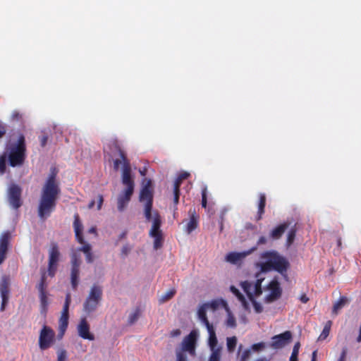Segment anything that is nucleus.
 Here are the masks:
<instances>
[{
	"instance_id": "31",
	"label": "nucleus",
	"mask_w": 361,
	"mask_h": 361,
	"mask_svg": "<svg viewBox=\"0 0 361 361\" xmlns=\"http://www.w3.org/2000/svg\"><path fill=\"white\" fill-rule=\"evenodd\" d=\"M231 291L235 295L238 300L242 303L243 306L245 308H247L248 304L247 302V300L245 298V296L239 291V290L235 288L234 286H231L230 287Z\"/></svg>"
},
{
	"instance_id": "64",
	"label": "nucleus",
	"mask_w": 361,
	"mask_h": 361,
	"mask_svg": "<svg viewBox=\"0 0 361 361\" xmlns=\"http://www.w3.org/2000/svg\"><path fill=\"white\" fill-rule=\"evenodd\" d=\"M12 116H13V119H18V118H19V117H20V116L19 113H18V112H14V113L13 114Z\"/></svg>"
},
{
	"instance_id": "37",
	"label": "nucleus",
	"mask_w": 361,
	"mask_h": 361,
	"mask_svg": "<svg viewBox=\"0 0 361 361\" xmlns=\"http://www.w3.org/2000/svg\"><path fill=\"white\" fill-rule=\"evenodd\" d=\"M300 348V342L295 343L293 346L291 355L290 357V361H298V356Z\"/></svg>"
},
{
	"instance_id": "32",
	"label": "nucleus",
	"mask_w": 361,
	"mask_h": 361,
	"mask_svg": "<svg viewBox=\"0 0 361 361\" xmlns=\"http://www.w3.org/2000/svg\"><path fill=\"white\" fill-rule=\"evenodd\" d=\"M41 312L46 313L48 307L47 293H39Z\"/></svg>"
},
{
	"instance_id": "46",
	"label": "nucleus",
	"mask_w": 361,
	"mask_h": 361,
	"mask_svg": "<svg viewBox=\"0 0 361 361\" xmlns=\"http://www.w3.org/2000/svg\"><path fill=\"white\" fill-rule=\"evenodd\" d=\"M226 325L228 326L234 328L236 326V322L235 319L233 316L229 315L227 320H226Z\"/></svg>"
},
{
	"instance_id": "35",
	"label": "nucleus",
	"mask_w": 361,
	"mask_h": 361,
	"mask_svg": "<svg viewBox=\"0 0 361 361\" xmlns=\"http://www.w3.org/2000/svg\"><path fill=\"white\" fill-rule=\"evenodd\" d=\"M296 235V229L292 228L288 233L286 245L290 247L294 242Z\"/></svg>"
},
{
	"instance_id": "41",
	"label": "nucleus",
	"mask_w": 361,
	"mask_h": 361,
	"mask_svg": "<svg viewBox=\"0 0 361 361\" xmlns=\"http://www.w3.org/2000/svg\"><path fill=\"white\" fill-rule=\"evenodd\" d=\"M176 293V290L174 289H171L167 291L164 295L161 296L160 301L161 302H166L171 299Z\"/></svg>"
},
{
	"instance_id": "44",
	"label": "nucleus",
	"mask_w": 361,
	"mask_h": 361,
	"mask_svg": "<svg viewBox=\"0 0 361 361\" xmlns=\"http://www.w3.org/2000/svg\"><path fill=\"white\" fill-rule=\"evenodd\" d=\"M266 348V344L264 342H259L255 343L251 346V349L254 351L259 352L264 350Z\"/></svg>"
},
{
	"instance_id": "25",
	"label": "nucleus",
	"mask_w": 361,
	"mask_h": 361,
	"mask_svg": "<svg viewBox=\"0 0 361 361\" xmlns=\"http://www.w3.org/2000/svg\"><path fill=\"white\" fill-rule=\"evenodd\" d=\"M209 307L208 303L203 304L198 310V317L206 327L212 326L207 317V309Z\"/></svg>"
},
{
	"instance_id": "51",
	"label": "nucleus",
	"mask_w": 361,
	"mask_h": 361,
	"mask_svg": "<svg viewBox=\"0 0 361 361\" xmlns=\"http://www.w3.org/2000/svg\"><path fill=\"white\" fill-rule=\"evenodd\" d=\"M66 358V351L65 350H61L58 353V361H63Z\"/></svg>"
},
{
	"instance_id": "14",
	"label": "nucleus",
	"mask_w": 361,
	"mask_h": 361,
	"mask_svg": "<svg viewBox=\"0 0 361 361\" xmlns=\"http://www.w3.org/2000/svg\"><path fill=\"white\" fill-rule=\"evenodd\" d=\"M292 339V334L290 331L274 336L269 345L274 349H280L289 343Z\"/></svg>"
},
{
	"instance_id": "17",
	"label": "nucleus",
	"mask_w": 361,
	"mask_h": 361,
	"mask_svg": "<svg viewBox=\"0 0 361 361\" xmlns=\"http://www.w3.org/2000/svg\"><path fill=\"white\" fill-rule=\"evenodd\" d=\"M10 240L11 233L9 231L4 232L0 237V265L6 258Z\"/></svg>"
},
{
	"instance_id": "49",
	"label": "nucleus",
	"mask_w": 361,
	"mask_h": 361,
	"mask_svg": "<svg viewBox=\"0 0 361 361\" xmlns=\"http://www.w3.org/2000/svg\"><path fill=\"white\" fill-rule=\"evenodd\" d=\"M41 147H44L46 146L48 141V135H43L39 137Z\"/></svg>"
},
{
	"instance_id": "28",
	"label": "nucleus",
	"mask_w": 361,
	"mask_h": 361,
	"mask_svg": "<svg viewBox=\"0 0 361 361\" xmlns=\"http://www.w3.org/2000/svg\"><path fill=\"white\" fill-rule=\"evenodd\" d=\"M246 255L245 252H230L226 255V259L228 262L235 264L244 258Z\"/></svg>"
},
{
	"instance_id": "59",
	"label": "nucleus",
	"mask_w": 361,
	"mask_h": 361,
	"mask_svg": "<svg viewBox=\"0 0 361 361\" xmlns=\"http://www.w3.org/2000/svg\"><path fill=\"white\" fill-rule=\"evenodd\" d=\"M267 242V238L264 236H261L257 240V245H260L263 244H266Z\"/></svg>"
},
{
	"instance_id": "39",
	"label": "nucleus",
	"mask_w": 361,
	"mask_h": 361,
	"mask_svg": "<svg viewBox=\"0 0 361 361\" xmlns=\"http://www.w3.org/2000/svg\"><path fill=\"white\" fill-rule=\"evenodd\" d=\"M6 160L7 155L6 153H4L0 156V174L3 175L5 173L6 170Z\"/></svg>"
},
{
	"instance_id": "10",
	"label": "nucleus",
	"mask_w": 361,
	"mask_h": 361,
	"mask_svg": "<svg viewBox=\"0 0 361 361\" xmlns=\"http://www.w3.org/2000/svg\"><path fill=\"white\" fill-rule=\"evenodd\" d=\"M55 333L49 326L44 325L40 331L39 346L42 350L49 348L54 343Z\"/></svg>"
},
{
	"instance_id": "62",
	"label": "nucleus",
	"mask_w": 361,
	"mask_h": 361,
	"mask_svg": "<svg viewBox=\"0 0 361 361\" xmlns=\"http://www.w3.org/2000/svg\"><path fill=\"white\" fill-rule=\"evenodd\" d=\"M208 304H209V307H211L212 309H216L217 307V303L215 301H213L211 303H208Z\"/></svg>"
},
{
	"instance_id": "2",
	"label": "nucleus",
	"mask_w": 361,
	"mask_h": 361,
	"mask_svg": "<svg viewBox=\"0 0 361 361\" xmlns=\"http://www.w3.org/2000/svg\"><path fill=\"white\" fill-rule=\"evenodd\" d=\"M260 258L264 260V262L257 264L261 272H268L271 270H275L281 274H284L289 267L288 260L281 256L276 251L264 252L261 254Z\"/></svg>"
},
{
	"instance_id": "11",
	"label": "nucleus",
	"mask_w": 361,
	"mask_h": 361,
	"mask_svg": "<svg viewBox=\"0 0 361 361\" xmlns=\"http://www.w3.org/2000/svg\"><path fill=\"white\" fill-rule=\"evenodd\" d=\"M267 289L270 293L264 298V302L266 303H271L279 300L282 295V288L280 283L276 279L271 280L267 286Z\"/></svg>"
},
{
	"instance_id": "33",
	"label": "nucleus",
	"mask_w": 361,
	"mask_h": 361,
	"mask_svg": "<svg viewBox=\"0 0 361 361\" xmlns=\"http://www.w3.org/2000/svg\"><path fill=\"white\" fill-rule=\"evenodd\" d=\"M226 345L228 351L230 353L233 352L237 345V338L235 336L227 338Z\"/></svg>"
},
{
	"instance_id": "24",
	"label": "nucleus",
	"mask_w": 361,
	"mask_h": 361,
	"mask_svg": "<svg viewBox=\"0 0 361 361\" xmlns=\"http://www.w3.org/2000/svg\"><path fill=\"white\" fill-rule=\"evenodd\" d=\"M209 333L208 343L211 350H217V338L213 325L206 327Z\"/></svg>"
},
{
	"instance_id": "12",
	"label": "nucleus",
	"mask_w": 361,
	"mask_h": 361,
	"mask_svg": "<svg viewBox=\"0 0 361 361\" xmlns=\"http://www.w3.org/2000/svg\"><path fill=\"white\" fill-rule=\"evenodd\" d=\"M22 190L16 184H11L8 188V197L10 204L13 209H18L22 205L21 200Z\"/></svg>"
},
{
	"instance_id": "27",
	"label": "nucleus",
	"mask_w": 361,
	"mask_h": 361,
	"mask_svg": "<svg viewBox=\"0 0 361 361\" xmlns=\"http://www.w3.org/2000/svg\"><path fill=\"white\" fill-rule=\"evenodd\" d=\"M80 268L71 267V283L74 290L77 289L79 282Z\"/></svg>"
},
{
	"instance_id": "22",
	"label": "nucleus",
	"mask_w": 361,
	"mask_h": 361,
	"mask_svg": "<svg viewBox=\"0 0 361 361\" xmlns=\"http://www.w3.org/2000/svg\"><path fill=\"white\" fill-rule=\"evenodd\" d=\"M189 214L190 220L187 223L185 229L186 232L188 234L191 233L194 230H195L197 228L199 221V216L196 214L195 209L192 211V209H190Z\"/></svg>"
},
{
	"instance_id": "20",
	"label": "nucleus",
	"mask_w": 361,
	"mask_h": 361,
	"mask_svg": "<svg viewBox=\"0 0 361 361\" xmlns=\"http://www.w3.org/2000/svg\"><path fill=\"white\" fill-rule=\"evenodd\" d=\"M134 191H132L131 189L126 190L125 189L117 198V207L119 212H123L126 207L128 206L129 202L130 201L131 197L133 194Z\"/></svg>"
},
{
	"instance_id": "30",
	"label": "nucleus",
	"mask_w": 361,
	"mask_h": 361,
	"mask_svg": "<svg viewBox=\"0 0 361 361\" xmlns=\"http://www.w3.org/2000/svg\"><path fill=\"white\" fill-rule=\"evenodd\" d=\"M47 273L45 271H42L41 279L37 285V288L39 291V293H47Z\"/></svg>"
},
{
	"instance_id": "19",
	"label": "nucleus",
	"mask_w": 361,
	"mask_h": 361,
	"mask_svg": "<svg viewBox=\"0 0 361 361\" xmlns=\"http://www.w3.org/2000/svg\"><path fill=\"white\" fill-rule=\"evenodd\" d=\"M106 149L109 150V152L112 156H115L116 154L119 155L123 161L128 159L125 152L121 149V147L117 140L113 139L109 140L106 145Z\"/></svg>"
},
{
	"instance_id": "15",
	"label": "nucleus",
	"mask_w": 361,
	"mask_h": 361,
	"mask_svg": "<svg viewBox=\"0 0 361 361\" xmlns=\"http://www.w3.org/2000/svg\"><path fill=\"white\" fill-rule=\"evenodd\" d=\"M9 281L8 279L6 276H3L0 281V293L2 299L0 311L3 312L5 310V307L8 301L9 294Z\"/></svg>"
},
{
	"instance_id": "1",
	"label": "nucleus",
	"mask_w": 361,
	"mask_h": 361,
	"mask_svg": "<svg viewBox=\"0 0 361 361\" xmlns=\"http://www.w3.org/2000/svg\"><path fill=\"white\" fill-rule=\"evenodd\" d=\"M57 173V169L52 168L42 187L37 209L38 216L42 219L49 217L56 209V202L61 193L59 183L56 180Z\"/></svg>"
},
{
	"instance_id": "45",
	"label": "nucleus",
	"mask_w": 361,
	"mask_h": 361,
	"mask_svg": "<svg viewBox=\"0 0 361 361\" xmlns=\"http://www.w3.org/2000/svg\"><path fill=\"white\" fill-rule=\"evenodd\" d=\"M251 356V350L250 349L245 350L240 357V361H247Z\"/></svg>"
},
{
	"instance_id": "13",
	"label": "nucleus",
	"mask_w": 361,
	"mask_h": 361,
	"mask_svg": "<svg viewBox=\"0 0 361 361\" xmlns=\"http://www.w3.org/2000/svg\"><path fill=\"white\" fill-rule=\"evenodd\" d=\"M122 183L126 186V190L134 191L135 183L131 176V166L128 159L123 161Z\"/></svg>"
},
{
	"instance_id": "9",
	"label": "nucleus",
	"mask_w": 361,
	"mask_h": 361,
	"mask_svg": "<svg viewBox=\"0 0 361 361\" xmlns=\"http://www.w3.org/2000/svg\"><path fill=\"white\" fill-rule=\"evenodd\" d=\"M71 302V295L67 293L66 295L65 302L63 307L59 321V336L63 337L68 325L69 319V306Z\"/></svg>"
},
{
	"instance_id": "26",
	"label": "nucleus",
	"mask_w": 361,
	"mask_h": 361,
	"mask_svg": "<svg viewBox=\"0 0 361 361\" xmlns=\"http://www.w3.org/2000/svg\"><path fill=\"white\" fill-rule=\"evenodd\" d=\"M266 206V195L264 194H260L259 204H258V212L256 216V221H259L262 218V215L264 213V208Z\"/></svg>"
},
{
	"instance_id": "4",
	"label": "nucleus",
	"mask_w": 361,
	"mask_h": 361,
	"mask_svg": "<svg viewBox=\"0 0 361 361\" xmlns=\"http://www.w3.org/2000/svg\"><path fill=\"white\" fill-rule=\"evenodd\" d=\"M26 158L25 138L20 135L17 142L13 145L8 155V164L12 167L21 166Z\"/></svg>"
},
{
	"instance_id": "57",
	"label": "nucleus",
	"mask_w": 361,
	"mask_h": 361,
	"mask_svg": "<svg viewBox=\"0 0 361 361\" xmlns=\"http://www.w3.org/2000/svg\"><path fill=\"white\" fill-rule=\"evenodd\" d=\"M180 334H181L180 330L178 329H173V331H171L170 333V335L171 337H177V336H180Z\"/></svg>"
},
{
	"instance_id": "21",
	"label": "nucleus",
	"mask_w": 361,
	"mask_h": 361,
	"mask_svg": "<svg viewBox=\"0 0 361 361\" xmlns=\"http://www.w3.org/2000/svg\"><path fill=\"white\" fill-rule=\"evenodd\" d=\"M152 226L149 231V235L162 234V231L160 229L161 225V219L158 212L154 211L153 216L152 215Z\"/></svg>"
},
{
	"instance_id": "42",
	"label": "nucleus",
	"mask_w": 361,
	"mask_h": 361,
	"mask_svg": "<svg viewBox=\"0 0 361 361\" xmlns=\"http://www.w3.org/2000/svg\"><path fill=\"white\" fill-rule=\"evenodd\" d=\"M202 207L206 208L207 205V188L204 186L202 188Z\"/></svg>"
},
{
	"instance_id": "5",
	"label": "nucleus",
	"mask_w": 361,
	"mask_h": 361,
	"mask_svg": "<svg viewBox=\"0 0 361 361\" xmlns=\"http://www.w3.org/2000/svg\"><path fill=\"white\" fill-rule=\"evenodd\" d=\"M102 286L94 284L89 292V294L83 303V310L87 314L94 312L100 304L102 299Z\"/></svg>"
},
{
	"instance_id": "60",
	"label": "nucleus",
	"mask_w": 361,
	"mask_h": 361,
	"mask_svg": "<svg viewBox=\"0 0 361 361\" xmlns=\"http://www.w3.org/2000/svg\"><path fill=\"white\" fill-rule=\"evenodd\" d=\"M309 298L307 296L306 294H302L300 295V300L302 302V303H307L308 301H309Z\"/></svg>"
},
{
	"instance_id": "58",
	"label": "nucleus",
	"mask_w": 361,
	"mask_h": 361,
	"mask_svg": "<svg viewBox=\"0 0 361 361\" xmlns=\"http://www.w3.org/2000/svg\"><path fill=\"white\" fill-rule=\"evenodd\" d=\"M347 353H348L347 348L346 347L343 348L342 351H341V353L340 355L339 359H342V360H345Z\"/></svg>"
},
{
	"instance_id": "53",
	"label": "nucleus",
	"mask_w": 361,
	"mask_h": 361,
	"mask_svg": "<svg viewBox=\"0 0 361 361\" xmlns=\"http://www.w3.org/2000/svg\"><path fill=\"white\" fill-rule=\"evenodd\" d=\"M6 133V126L0 122V138L3 137Z\"/></svg>"
},
{
	"instance_id": "48",
	"label": "nucleus",
	"mask_w": 361,
	"mask_h": 361,
	"mask_svg": "<svg viewBox=\"0 0 361 361\" xmlns=\"http://www.w3.org/2000/svg\"><path fill=\"white\" fill-rule=\"evenodd\" d=\"M113 161H114V169L117 171L120 168V165L121 164H123V160L120 157V159H114Z\"/></svg>"
},
{
	"instance_id": "52",
	"label": "nucleus",
	"mask_w": 361,
	"mask_h": 361,
	"mask_svg": "<svg viewBox=\"0 0 361 361\" xmlns=\"http://www.w3.org/2000/svg\"><path fill=\"white\" fill-rule=\"evenodd\" d=\"M189 176L190 173L188 172L183 171L178 176L177 178H178L179 180L183 182V180L187 179Z\"/></svg>"
},
{
	"instance_id": "47",
	"label": "nucleus",
	"mask_w": 361,
	"mask_h": 361,
	"mask_svg": "<svg viewBox=\"0 0 361 361\" xmlns=\"http://www.w3.org/2000/svg\"><path fill=\"white\" fill-rule=\"evenodd\" d=\"M130 250H131V247L129 245L126 244V245H123L121 249V255L124 256V257L127 256L129 254V252H130Z\"/></svg>"
},
{
	"instance_id": "8",
	"label": "nucleus",
	"mask_w": 361,
	"mask_h": 361,
	"mask_svg": "<svg viewBox=\"0 0 361 361\" xmlns=\"http://www.w3.org/2000/svg\"><path fill=\"white\" fill-rule=\"evenodd\" d=\"M73 228L75 231L76 240L82 245L81 247L78 250L85 254L89 253L91 252V245L89 243H87L82 235L83 231V225L80 219V216L78 213L74 214V221H73Z\"/></svg>"
},
{
	"instance_id": "16",
	"label": "nucleus",
	"mask_w": 361,
	"mask_h": 361,
	"mask_svg": "<svg viewBox=\"0 0 361 361\" xmlns=\"http://www.w3.org/2000/svg\"><path fill=\"white\" fill-rule=\"evenodd\" d=\"M197 334L195 331H191L188 336L184 338L182 342V349L188 352L191 355H195V344Z\"/></svg>"
},
{
	"instance_id": "40",
	"label": "nucleus",
	"mask_w": 361,
	"mask_h": 361,
	"mask_svg": "<svg viewBox=\"0 0 361 361\" xmlns=\"http://www.w3.org/2000/svg\"><path fill=\"white\" fill-rule=\"evenodd\" d=\"M221 359V349L212 350V354L209 358V361H220Z\"/></svg>"
},
{
	"instance_id": "56",
	"label": "nucleus",
	"mask_w": 361,
	"mask_h": 361,
	"mask_svg": "<svg viewBox=\"0 0 361 361\" xmlns=\"http://www.w3.org/2000/svg\"><path fill=\"white\" fill-rule=\"evenodd\" d=\"M104 202V198L102 195H98V202H97V209L99 210L102 208V204Z\"/></svg>"
},
{
	"instance_id": "63",
	"label": "nucleus",
	"mask_w": 361,
	"mask_h": 361,
	"mask_svg": "<svg viewBox=\"0 0 361 361\" xmlns=\"http://www.w3.org/2000/svg\"><path fill=\"white\" fill-rule=\"evenodd\" d=\"M88 233H93V234L97 235V230H96V228H95V227H91V228L88 230Z\"/></svg>"
},
{
	"instance_id": "18",
	"label": "nucleus",
	"mask_w": 361,
	"mask_h": 361,
	"mask_svg": "<svg viewBox=\"0 0 361 361\" xmlns=\"http://www.w3.org/2000/svg\"><path fill=\"white\" fill-rule=\"evenodd\" d=\"M78 334L83 339L94 340V336L90 331V325L86 318H82L77 327Z\"/></svg>"
},
{
	"instance_id": "36",
	"label": "nucleus",
	"mask_w": 361,
	"mask_h": 361,
	"mask_svg": "<svg viewBox=\"0 0 361 361\" xmlns=\"http://www.w3.org/2000/svg\"><path fill=\"white\" fill-rule=\"evenodd\" d=\"M154 240V248L158 250L162 247L163 245V234L152 235Z\"/></svg>"
},
{
	"instance_id": "38",
	"label": "nucleus",
	"mask_w": 361,
	"mask_h": 361,
	"mask_svg": "<svg viewBox=\"0 0 361 361\" xmlns=\"http://www.w3.org/2000/svg\"><path fill=\"white\" fill-rule=\"evenodd\" d=\"M331 326V321L327 322L323 329L322 332L321 333V334L319 337V339L324 340L325 338H326V337L329 334Z\"/></svg>"
},
{
	"instance_id": "29",
	"label": "nucleus",
	"mask_w": 361,
	"mask_h": 361,
	"mask_svg": "<svg viewBox=\"0 0 361 361\" xmlns=\"http://www.w3.org/2000/svg\"><path fill=\"white\" fill-rule=\"evenodd\" d=\"M348 302L347 297L341 296L338 301L335 302L333 306L332 313L337 314L339 310H341Z\"/></svg>"
},
{
	"instance_id": "34",
	"label": "nucleus",
	"mask_w": 361,
	"mask_h": 361,
	"mask_svg": "<svg viewBox=\"0 0 361 361\" xmlns=\"http://www.w3.org/2000/svg\"><path fill=\"white\" fill-rule=\"evenodd\" d=\"M140 316V310L139 308H136V310L130 314L128 317V323L129 325H132L135 323Z\"/></svg>"
},
{
	"instance_id": "50",
	"label": "nucleus",
	"mask_w": 361,
	"mask_h": 361,
	"mask_svg": "<svg viewBox=\"0 0 361 361\" xmlns=\"http://www.w3.org/2000/svg\"><path fill=\"white\" fill-rule=\"evenodd\" d=\"M180 190H173V203L176 207L179 202Z\"/></svg>"
},
{
	"instance_id": "23",
	"label": "nucleus",
	"mask_w": 361,
	"mask_h": 361,
	"mask_svg": "<svg viewBox=\"0 0 361 361\" xmlns=\"http://www.w3.org/2000/svg\"><path fill=\"white\" fill-rule=\"evenodd\" d=\"M289 223L284 222L283 224H281L280 225L275 227L271 232H270V238L273 240H278L281 238L283 234L285 233V231L287 230V228L289 226Z\"/></svg>"
},
{
	"instance_id": "7",
	"label": "nucleus",
	"mask_w": 361,
	"mask_h": 361,
	"mask_svg": "<svg viewBox=\"0 0 361 361\" xmlns=\"http://www.w3.org/2000/svg\"><path fill=\"white\" fill-rule=\"evenodd\" d=\"M61 253L56 243H51L49 250V261L47 274L50 277H54L58 269V264L60 260Z\"/></svg>"
},
{
	"instance_id": "3",
	"label": "nucleus",
	"mask_w": 361,
	"mask_h": 361,
	"mask_svg": "<svg viewBox=\"0 0 361 361\" xmlns=\"http://www.w3.org/2000/svg\"><path fill=\"white\" fill-rule=\"evenodd\" d=\"M259 273H257L256 274L257 280L254 283L248 281L240 283L241 288L251 301L255 312L258 314L263 311L262 306L255 298V296L259 297L262 293V283L263 279L259 278Z\"/></svg>"
},
{
	"instance_id": "54",
	"label": "nucleus",
	"mask_w": 361,
	"mask_h": 361,
	"mask_svg": "<svg viewBox=\"0 0 361 361\" xmlns=\"http://www.w3.org/2000/svg\"><path fill=\"white\" fill-rule=\"evenodd\" d=\"M176 355H177L176 361H187L186 355L183 353L178 352V353H177Z\"/></svg>"
},
{
	"instance_id": "61",
	"label": "nucleus",
	"mask_w": 361,
	"mask_h": 361,
	"mask_svg": "<svg viewBox=\"0 0 361 361\" xmlns=\"http://www.w3.org/2000/svg\"><path fill=\"white\" fill-rule=\"evenodd\" d=\"M85 256L87 262L92 263L93 262V256L91 252L85 254Z\"/></svg>"
},
{
	"instance_id": "55",
	"label": "nucleus",
	"mask_w": 361,
	"mask_h": 361,
	"mask_svg": "<svg viewBox=\"0 0 361 361\" xmlns=\"http://www.w3.org/2000/svg\"><path fill=\"white\" fill-rule=\"evenodd\" d=\"M181 184L182 181L179 180L178 178H176L173 184V190H180Z\"/></svg>"
},
{
	"instance_id": "6",
	"label": "nucleus",
	"mask_w": 361,
	"mask_h": 361,
	"mask_svg": "<svg viewBox=\"0 0 361 361\" xmlns=\"http://www.w3.org/2000/svg\"><path fill=\"white\" fill-rule=\"evenodd\" d=\"M151 188L152 181L151 180H147L145 185L141 189L139 197L140 202H145L144 215L147 221H150L152 219L153 193Z\"/></svg>"
},
{
	"instance_id": "43",
	"label": "nucleus",
	"mask_w": 361,
	"mask_h": 361,
	"mask_svg": "<svg viewBox=\"0 0 361 361\" xmlns=\"http://www.w3.org/2000/svg\"><path fill=\"white\" fill-rule=\"evenodd\" d=\"M80 259L76 254H73L71 257V267L80 268Z\"/></svg>"
}]
</instances>
